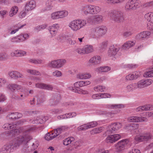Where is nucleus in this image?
<instances>
[{"label":"nucleus","instance_id":"2eb2a0df","mask_svg":"<svg viewBox=\"0 0 153 153\" xmlns=\"http://www.w3.org/2000/svg\"><path fill=\"white\" fill-rule=\"evenodd\" d=\"M36 7V2L33 0L27 1L25 4V11H29L34 9Z\"/></svg>","mask_w":153,"mask_h":153},{"label":"nucleus","instance_id":"412c9836","mask_svg":"<svg viewBox=\"0 0 153 153\" xmlns=\"http://www.w3.org/2000/svg\"><path fill=\"white\" fill-rule=\"evenodd\" d=\"M10 90L13 92H15L16 89L18 91L23 92V91H25L27 90L25 88H23L20 85L16 84H11L10 85Z\"/></svg>","mask_w":153,"mask_h":153},{"label":"nucleus","instance_id":"9b49d317","mask_svg":"<svg viewBox=\"0 0 153 153\" xmlns=\"http://www.w3.org/2000/svg\"><path fill=\"white\" fill-rule=\"evenodd\" d=\"M152 82V80L151 79H148L145 80H141L137 83H134L136 88H141L148 86Z\"/></svg>","mask_w":153,"mask_h":153},{"label":"nucleus","instance_id":"72a5a7b5","mask_svg":"<svg viewBox=\"0 0 153 153\" xmlns=\"http://www.w3.org/2000/svg\"><path fill=\"white\" fill-rule=\"evenodd\" d=\"M110 70L111 68L108 66L101 67L97 68L96 71L98 72H107Z\"/></svg>","mask_w":153,"mask_h":153},{"label":"nucleus","instance_id":"f257e3e1","mask_svg":"<svg viewBox=\"0 0 153 153\" xmlns=\"http://www.w3.org/2000/svg\"><path fill=\"white\" fill-rule=\"evenodd\" d=\"M16 137L10 143L4 145L0 149V153H10L18 149L23 143V137Z\"/></svg>","mask_w":153,"mask_h":153},{"label":"nucleus","instance_id":"5fc2aeb1","mask_svg":"<svg viewBox=\"0 0 153 153\" xmlns=\"http://www.w3.org/2000/svg\"><path fill=\"white\" fill-rule=\"evenodd\" d=\"M51 18L53 19H59L58 11L52 13L51 15Z\"/></svg>","mask_w":153,"mask_h":153},{"label":"nucleus","instance_id":"4d7b16f0","mask_svg":"<svg viewBox=\"0 0 153 153\" xmlns=\"http://www.w3.org/2000/svg\"><path fill=\"white\" fill-rule=\"evenodd\" d=\"M72 144L74 146L75 149H78L81 147L82 145V142L81 141H77L74 143L72 142Z\"/></svg>","mask_w":153,"mask_h":153},{"label":"nucleus","instance_id":"338daca9","mask_svg":"<svg viewBox=\"0 0 153 153\" xmlns=\"http://www.w3.org/2000/svg\"><path fill=\"white\" fill-rule=\"evenodd\" d=\"M11 41L13 42H18L21 41V39L19 36L12 38L11 39Z\"/></svg>","mask_w":153,"mask_h":153},{"label":"nucleus","instance_id":"e433bc0d","mask_svg":"<svg viewBox=\"0 0 153 153\" xmlns=\"http://www.w3.org/2000/svg\"><path fill=\"white\" fill-rule=\"evenodd\" d=\"M18 7L16 6H14L13 7L9 12V15L10 17L13 16L14 15L16 14L18 11Z\"/></svg>","mask_w":153,"mask_h":153},{"label":"nucleus","instance_id":"c85d7f7f","mask_svg":"<svg viewBox=\"0 0 153 153\" xmlns=\"http://www.w3.org/2000/svg\"><path fill=\"white\" fill-rule=\"evenodd\" d=\"M135 44L133 41H128L125 43L122 46V48L123 49H126L134 46Z\"/></svg>","mask_w":153,"mask_h":153},{"label":"nucleus","instance_id":"de8ad7c7","mask_svg":"<svg viewBox=\"0 0 153 153\" xmlns=\"http://www.w3.org/2000/svg\"><path fill=\"white\" fill-rule=\"evenodd\" d=\"M29 36V35L28 34L25 33L20 34L19 36L20 37L21 41H23L27 39Z\"/></svg>","mask_w":153,"mask_h":153},{"label":"nucleus","instance_id":"423d86ee","mask_svg":"<svg viewBox=\"0 0 153 153\" xmlns=\"http://www.w3.org/2000/svg\"><path fill=\"white\" fill-rule=\"evenodd\" d=\"M140 4L137 0H129L126 3L125 9L126 11L134 10L140 6Z\"/></svg>","mask_w":153,"mask_h":153},{"label":"nucleus","instance_id":"864d4df0","mask_svg":"<svg viewBox=\"0 0 153 153\" xmlns=\"http://www.w3.org/2000/svg\"><path fill=\"white\" fill-rule=\"evenodd\" d=\"M144 76L145 77H153V68L152 70L146 72L144 74Z\"/></svg>","mask_w":153,"mask_h":153},{"label":"nucleus","instance_id":"3c124183","mask_svg":"<svg viewBox=\"0 0 153 153\" xmlns=\"http://www.w3.org/2000/svg\"><path fill=\"white\" fill-rule=\"evenodd\" d=\"M89 128L88 123L80 126L78 128L79 131L84 130Z\"/></svg>","mask_w":153,"mask_h":153},{"label":"nucleus","instance_id":"a19ab883","mask_svg":"<svg viewBox=\"0 0 153 153\" xmlns=\"http://www.w3.org/2000/svg\"><path fill=\"white\" fill-rule=\"evenodd\" d=\"M74 90V92L82 94H88V92L86 90H82L80 88H76V89Z\"/></svg>","mask_w":153,"mask_h":153},{"label":"nucleus","instance_id":"1a4fd4ad","mask_svg":"<svg viewBox=\"0 0 153 153\" xmlns=\"http://www.w3.org/2000/svg\"><path fill=\"white\" fill-rule=\"evenodd\" d=\"M68 128V127L67 126H63L55 129L54 133L51 134L48 132V136H50V139L48 138V140L53 139L62 132L67 131Z\"/></svg>","mask_w":153,"mask_h":153},{"label":"nucleus","instance_id":"ddd939ff","mask_svg":"<svg viewBox=\"0 0 153 153\" xmlns=\"http://www.w3.org/2000/svg\"><path fill=\"white\" fill-rule=\"evenodd\" d=\"M128 139H125L115 144V146L116 151L117 152H121L124 149L125 145H126L129 142Z\"/></svg>","mask_w":153,"mask_h":153},{"label":"nucleus","instance_id":"e2e57ef3","mask_svg":"<svg viewBox=\"0 0 153 153\" xmlns=\"http://www.w3.org/2000/svg\"><path fill=\"white\" fill-rule=\"evenodd\" d=\"M17 57L22 56L26 55V51L21 50H17Z\"/></svg>","mask_w":153,"mask_h":153},{"label":"nucleus","instance_id":"5701e85b","mask_svg":"<svg viewBox=\"0 0 153 153\" xmlns=\"http://www.w3.org/2000/svg\"><path fill=\"white\" fill-rule=\"evenodd\" d=\"M150 34V32L149 31H143L137 34L136 37L139 39H144L148 38Z\"/></svg>","mask_w":153,"mask_h":153},{"label":"nucleus","instance_id":"09e8293b","mask_svg":"<svg viewBox=\"0 0 153 153\" xmlns=\"http://www.w3.org/2000/svg\"><path fill=\"white\" fill-rule=\"evenodd\" d=\"M24 91L22 92L23 94L20 93V96H15L16 99L18 100H22L25 99L26 97V94L24 93Z\"/></svg>","mask_w":153,"mask_h":153},{"label":"nucleus","instance_id":"0eeeda50","mask_svg":"<svg viewBox=\"0 0 153 153\" xmlns=\"http://www.w3.org/2000/svg\"><path fill=\"white\" fill-rule=\"evenodd\" d=\"M24 129L23 127H20L18 129H14L11 130L8 132V133H5L3 134V135H5L7 137V138L10 137H15L20 133L23 132Z\"/></svg>","mask_w":153,"mask_h":153},{"label":"nucleus","instance_id":"58836bf2","mask_svg":"<svg viewBox=\"0 0 153 153\" xmlns=\"http://www.w3.org/2000/svg\"><path fill=\"white\" fill-rule=\"evenodd\" d=\"M106 87L104 86L101 85H98L94 88V90L97 92H103L105 90Z\"/></svg>","mask_w":153,"mask_h":153},{"label":"nucleus","instance_id":"c03bdc74","mask_svg":"<svg viewBox=\"0 0 153 153\" xmlns=\"http://www.w3.org/2000/svg\"><path fill=\"white\" fill-rule=\"evenodd\" d=\"M59 19L63 18L68 15V12L67 11H58Z\"/></svg>","mask_w":153,"mask_h":153},{"label":"nucleus","instance_id":"6ab92c4d","mask_svg":"<svg viewBox=\"0 0 153 153\" xmlns=\"http://www.w3.org/2000/svg\"><path fill=\"white\" fill-rule=\"evenodd\" d=\"M119 47H115L114 45H111L109 47L108 51V55L109 56H115L120 50Z\"/></svg>","mask_w":153,"mask_h":153},{"label":"nucleus","instance_id":"f704fd0d","mask_svg":"<svg viewBox=\"0 0 153 153\" xmlns=\"http://www.w3.org/2000/svg\"><path fill=\"white\" fill-rule=\"evenodd\" d=\"M86 54H88L94 51V50L93 46L87 45L84 46Z\"/></svg>","mask_w":153,"mask_h":153},{"label":"nucleus","instance_id":"6e6d98bb","mask_svg":"<svg viewBox=\"0 0 153 153\" xmlns=\"http://www.w3.org/2000/svg\"><path fill=\"white\" fill-rule=\"evenodd\" d=\"M38 144L37 143H31L30 145L29 146L30 148L31 152L34 150L38 147Z\"/></svg>","mask_w":153,"mask_h":153},{"label":"nucleus","instance_id":"69168bd1","mask_svg":"<svg viewBox=\"0 0 153 153\" xmlns=\"http://www.w3.org/2000/svg\"><path fill=\"white\" fill-rule=\"evenodd\" d=\"M107 42L104 41L103 42L100 44V48L101 49H105L107 47Z\"/></svg>","mask_w":153,"mask_h":153},{"label":"nucleus","instance_id":"393cba45","mask_svg":"<svg viewBox=\"0 0 153 153\" xmlns=\"http://www.w3.org/2000/svg\"><path fill=\"white\" fill-rule=\"evenodd\" d=\"M91 19L93 22L99 23L102 22L103 20V17L100 15H96L91 17Z\"/></svg>","mask_w":153,"mask_h":153},{"label":"nucleus","instance_id":"9d476101","mask_svg":"<svg viewBox=\"0 0 153 153\" xmlns=\"http://www.w3.org/2000/svg\"><path fill=\"white\" fill-rule=\"evenodd\" d=\"M66 62L64 59H60L51 61L50 66L53 68H59L62 67Z\"/></svg>","mask_w":153,"mask_h":153},{"label":"nucleus","instance_id":"774afa93","mask_svg":"<svg viewBox=\"0 0 153 153\" xmlns=\"http://www.w3.org/2000/svg\"><path fill=\"white\" fill-rule=\"evenodd\" d=\"M144 7H153V1L147 2L143 4Z\"/></svg>","mask_w":153,"mask_h":153},{"label":"nucleus","instance_id":"a18cd8bd","mask_svg":"<svg viewBox=\"0 0 153 153\" xmlns=\"http://www.w3.org/2000/svg\"><path fill=\"white\" fill-rule=\"evenodd\" d=\"M126 90L128 92L133 91V89L136 88L135 83L129 85L126 87Z\"/></svg>","mask_w":153,"mask_h":153},{"label":"nucleus","instance_id":"ea45409f","mask_svg":"<svg viewBox=\"0 0 153 153\" xmlns=\"http://www.w3.org/2000/svg\"><path fill=\"white\" fill-rule=\"evenodd\" d=\"M125 0H107V2L109 4H115L123 3Z\"/></svg>","mask_w":153,"mask_h":153},{"label":"nucleus","instance_id":"c756f323","mask_svg":"<svg viewBox=\"0 0 153 153\" xmlns=\"http://www.w3.org/2000/svg\"><path fill=\"white\" fill-rule=\"evenodd\" d=\"M81 10L85 15L87 16L89 14H91L89 4L82 6Z\"/></svg>","mask_w":153,"mask_h":153},{"label":"nucleus","instance_id":"603ef678","mask_svg":"<svg viewBox=\"0 0 153 153\" xmlns=\"http://www.w3.org/2000/svg\"><path fill=\"white\" fill-rule=\"evenodd\" d=\"M29 61L30 62L34 64H41L43 62V61L40 59H30Z\"/></svg>","mask_w":153,"mask_h":153},{"label":"nucleus","instance_id":"8fccbe9b","mask_svg":"<svg viewBox=\"0 0 153 153\" xmlns=\"http://www.w3.org/2000/svg\"><path fill=\"white\" fill-rule=\"evenodd\" d=\"M102 127H99L94 129L91 131V132L92 134H97L102 132Z\"/></svg>","mask_w":153,"mask_h":153},{"label":"nucleus","instance_id":"bb28decb","mask_svg":"<svg viewBox=\"0 0 153 153\" xmlns=\"http://www.w3.org/2000/svg\"><path fill=\"white\" fill-rule=\"evenodd\" d=\"M76 114L75 112H71L66 114L63 115H61L58 117V118L60 119H66L73 117L76 116Z\"/></svg>","mask_w":153,"mask_h":153},{"label":"nucleus","instance_id":"0e129e2a","mask_svg":"<svg viewBox=\"0 0 153 153\" xmlns=\"http://www.w3.org/2000/svg\"><path fill=\"white\" fill-rule=\"evenodd\" d=\"M8 55L6 53H0V60H4L8 59Z\"/></svg>","mask_w":153,"mask_h":153},{"label":"nucleus","instance_id":"4be33fe9","mask_svg":"<svg viewBox=\"0 0 153 153\" xmlns=\"http://www.w3.org/2000/svg\"><path fill=\"white\" fill-rule=\"evenodd\" d=\"M139 72L135 71L132 74H129L126 76V78L127 80H132L137 79L140 76Z\"/></svg>","mask_w":153,"mask_h":153},{"label":"nucleus","instance_id":"6e6552de","mask_svg":"<svg viewBox=\"0 0 153 153\" xmlns=\"http://www.w3.org/2000/svg\"><path fill=\"white\" fill-rule=\"evenodd\" d=\"M152 135L149 133L142 134L137 135L134 137L135 141L137 143L146 141L151 139Z\"/></svg>","mask_w":153,"mask_h":153},{"label":"nucleus","instance_id":"7ed1b4c3","mask_svg":"<svg viewBox=\"0 0 153 153\" xmlns=\"http://www.w3.org/2000/svg\"><path fill=\"white\" fill-rule=\"evenodd\" d=\"M107 31L104 26H100L92 28L91 31V35L94 38H99L104 35Z\"/></svg>","mask_w":153,"mask_h":153},{"label":"nucleus","instance_id":"473e14b6","mask_svg":"<svg viewBox=\"0 0 153 153\" xmlns=\"http://www.w3.org/2000/svg\"><path fill=\"white\" fill-rule=\"evenodd\" d=\"M35 87L40 89L47 90L48 89V85L43 83H37L35 84Z\"/></svg>","mask_w":153,"mask_h":153},{"label":"nucleus","instance_id":"b1692460","mask_svg":"<svg viewBox=\"0 0 153 153\" xmlns=\"http://www.w3.org/2000/svg\"><path fill=\"white\" fill-rule=\"evenodd\" d=\"M91 14H97L101 10V8L97 6L89 4Z\"/></svg>","mask_w":153,"mask_h":153},{"label":"nucleus","instance_id":"37998d69","mask_svg":"<svg viewBox=\"0 0 153 153\" xmlns=\"http://www.w3.org/2000/svg\"><path fill=\"white\" fill-rule=\"evenodd\" d=\"M14 127H15L14 125L11 123H5L3 126V128L6 130L13 129Z\"/></svg>","mask_w":153,"mask_h":153},{"label":"nucleus","instance_id":"cd10ccee","mask_svg":"<svg viewBox=\"0 0 153 153\" xmlns=\"http://www.w3.org/2000/svg\"><path fill=\"white\" fill-rule=\"evenodd\" d=\"M24 129L23 131V135H20V136H24L27 134L29 135L30 136L29 134H28L33 132L36 129L34 127H30L29 128H27L26 127H23Z\"/></svg>","mask_w":153,"mask_h":153},{"label":"nucleus","instance_id":"f3484780","mask_svg":"<svg viewBox=\"0 0 153 153\" xmlns=\"http://www.w3.org/2000/svg\"><path fill=\"white\" fill-rule=\"evenodd\" d=\"M101 58L98 56H94L89 60L88 63L89 65H94L100 63Z\"/></svg>","mask_w":153,"mask_h":153},{"label":"nucleus","instance_id":"20e7f679","mask_svg":"<svg viewBox=\"0 0 153 153\" xmlns=\"http://www.w3.org/2000/svg\"><path fill=\"white\" fill-rule=\"evenodd\" d=\"M86 24V21L85 20H75L71 22L68 26L72 30L76 31L85 26Z\"/></svg>","mask_w":153,"mask_h":153},{"label":"nucleus","instance_id":"7c9ffc66","mask_svg":"<svg viewBox=\"0 0 153 153\" xmlns=\"http://www.w3.org/2000/svg\"><path fill=\"white\" fill-rule=\"evenodd\" d=\"M75 140L74 138L73 137H69L65 139L63 141V144L65 146H68Z\"/></svg>","mask_w":153,"mask_h":153},{"label":"nucleus","instance_id":"13d9d810","mask_svg":"<svg viewBox=\"0 0 153 153\" xmlns=\"http://www.w3.org/2000/svg\"><path fill=\"white\" fill-rule=\"evenodd\" d=\"M74 85L76 88H80V87H83V81L75 82L74 84Z\"/></svg>","mask_w":153,"mask_h":153},{"label":"nucleus","instance_id":"a211bd4d","mask_svg":"<svg viewBox=\"0 0 153 153\" xmlns=\"http://www.w3.org/2000/svg\"><path fill=\"white\" fill-rule=\"evenodd\" d=\"M153 109V105L150 104H146L140 106L136 108L137 112L143 111H144L151 110Z\"/></svg>","mask_w":153,"mask_h":153},{"label":"nucleus","instance_id":"79ce46f5","mask_svg":"<svg viewBox=\"0 0 153 153\" xmlns=\"http://www.w3.org/2000/svg\"><path fill=\"white\" fill-rule=\"evenodd\" d=\"M26 71L28 73L31 75H41L39 71L35 70L27 69Z\"/></svg>","mask_w":153,"mask_h":153},{"label":"nucleus","instance_id":"4c0bfd02","mask_svg":"<svg viewBox=\"0 0 153 153\" xmlns=\"http://www.w3.org/2000/svg\"><path fill=\"white\" fill-rule=\"evenodd\" d=\"M36 100V104L38 105H40L42 103H43L44 101V99L43 98V96H35Z\"/></svg>","mask_w":153,"mask_h":153},{"label":"nucleus","instance_id":"2f4dec72","mask_svg":"<svg viewBox=\"0 0 153 153\" xmlns=\"http://www.w3.org/2000/svg\"><path fill=\"white\" fill-rule=\"evenodd\" d=\"M144 17L147 21L153 23V13L149 12L147 13L145 15Z\"/></svg>","mask_w":153,"mask_h":153},{"label":"nucleus","instance_id":"aec40b11","mask_svg":"<svg viewBox=\"0 0 153 153\" xmlns=\"http://www.w3.org/2000/svg\"><path fill=\"white\" fill-rule=\"evenodd\" d=\"M59 28V25L57 24H53L51 27H49V29L51 37L55 36Z\"/></svg>","mask_w":153,"mask_h":153},{"label":"nucleus","instance_id":"f03ea898","mask_svg":"<svg viewBox=\"0 0 153 153\" xmlns=\"http://www.w3.org/2000/svg\"><path fill=\"white\" fill-rule=\"evenodd\" d=\"M108 16L110 20L117 22H120L124 20L123 13L117 10H111L108 13Z\"/></svg>","mask_w":153,"mask_h":153},{"label":"nucleus","instance_id":"c9c22d12","mask_svg":"<svg viewBox=\"0 0 153 153\" xmlns=\"http://www.w3.org/2000/svg\"><path fill=\"white\" fill-rule=\"evenodd\" d=\"M45 118H44V120L43 119H42L41 118H40L39 117H37L34 119V120H33L31 121V122L33 124H38L39 123H43L44 121H46V119H44Z\"/></svg>","mask_w":153,"mask_h":153},{"label":"nucleus","instance_id":"052dcab7","mask_svg":"<svg viewBox=\"0 0 153 153\" xmlns=\"http://www.w3.org/2000/svg\"><path fill=\"white\" fill-rule=\"evenodd\" d=\"M76 51L79 54H86L84 47V48H77L76 50Z\"/></svg>","mask_w":153,"mask_h":153},{"label":"nucleus","instance_id":"dca6fc26","mask_svg":"<svg viewBox=\"0 0 153 153\" xmlns=\"http://www.w3.org/2000/svg\"><path fill=\"white\" fill-rule=\"evenodd\" d=\"M128 120L130 122H141L143 121L146 122L147 119L144 117L133 116L128 118Z\"/></svg>","mask_w":153,"mask_h":153},{"label":"nucleus","instance_id":"bf43d9fd","mask_svg":"<svg viewBox=\"0 0 153 153\" xmlns=\"http://www.w3.org/2000/svg\"><path fill=\"white\" fill-rule=\"evenodd\" d=\"M24 26V25H23L20 27H19L18 28H16V27H17V26H15L12 27V29H14V30H13L10 33V34H13L15 33L16 32H17L22 27Z\"/></svg>","mask_w":153,"mask_h":153},{"label":"nucleus","instance_id":"4468645a","mask_svg":"<svg viewBox=\"0 0 153 153\" xmlns=\"http://www.w3.org/2000/svg\"><path fill=\"white\" fill-rule=\"evenodd\" d=\"M8 75L12 79H17L24 78V76L22 74L16 71H9L8 73Z\"/></svg>","mask_w":153,"mask_h":153},{"label":"nucleus","instance_id":"680f3d73","mask_svg":"<svg viewBox=\"0 0 153 153\" xmlns=\"http://www.w3.org/2000/svg\"><path fill=\"white\" fill-rule=\"evenodd\" d=\"M16 112L12 113L9 114L7 115V117L9 119H16Z\"/></svg>","mask_w":153,"mask_h":153},{"label":"nucleus","instance_id":"f8f14e48","mask_svg":"<svg viewBox=\"0 0 153 153\" xmlns=\"http://www.w3.org/2000/svg\"><path fill=\"white\" fill-rule=\"evenodd\" d=\"M122 126L120 123H114L108 126V129L106 133L110 134L117 131Z\"/></svg>","mask_w":153,"mask_h":153},{"label":"nucleus","instance_id":"a878e982","mask_svg":"<svg viewBox=\"0 0 153 153\" xmlns=\"http://www.w3.org/2000/svg\"><path fill=\"white\" fill-rule=\"evenodd\" d=\"M91 77V74L89 73H81L78 74L76 75V78L81 79H89Z\"/></svg>","mask_w":153,"mask_h":153},{"label":"nucleus","instance_id":"39448f33","mask_svg":"<svg viewBox=\"0 0 153 153\" xmlns=\"http://www.w3.org/2000/svg\"><path fill=\"white\" fill-rule=\"evenodd\" d=\"M22 137L23 142L20 145V146L23 145L21 152L22 153H28L31 152L30 146H28V141L32 139V137L29 135H26L24 136H19L17 137Z\"/></svg>","mask_w":153,"mask_h":153},{"label":"nucleus","instance_id":"49530a36","mask_svg":"<svg viewBox=\"0 0 153 153\" xmlns=\"http://www.w3.org/2000/svg\"><path fill=\"white\" fill-rule=\"evenodd\" d=\"M105 141L108 143H112L115 142L112 135H109L106 139Z\"/></svg>","mask_w":153,"mask_h":153}]
</instances>
